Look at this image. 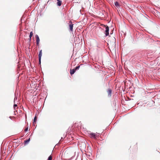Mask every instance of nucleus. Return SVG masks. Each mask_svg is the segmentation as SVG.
Wrapping results in <instances>:
<instances>
[{
  "label": "nucleus",
  "mask_w": 160,
  "mask_h": 160,
  "mask_svg": "<svg viewBox=\"0 0 160 160\" xmlns=\"http://www.w3.org/2000/svg\"><path fill=\"white\" fill-rule=\"evenodd\" d=\"M115 39L114 38H110L108 40V44H115Z\"/></svg>",
  "instance_id": "1"
},
{
  "label": "nucleus",
  "mask_w": 160,
  "mask_h": 160,
  "mask_svg": "<svg viewBox=\"0 0 160 160\" xmlns=\"http://www.w3.org/2000/svg\"><path fill=\"white\" fill-rule=\"evenodd\" d=\"M138 149V146L137 144H136L134 145L131 146L129 150L130 151L133 152L135 151H137Z\"/></svg>",
  "instance_id": "2"
},
{
  "label": "nucleus",
  "mask_w": 160,
  "mask_h": 160,
  "mask_svg": "<svg viewBox=\"0 0 160 160\" xmlns=\"http://www.w3.org/2000/svg\"><path fill=\"white\" fill-rule=\"evenodd\" d=\"M90 137L91 138L96 139L97 136H96V134L94 133H91L89 134Z\"/></svg>",
  "instance_id": "3"
},
{
  "label": "nucleus",
  "mask_w": 160,
  "mask_h": 160,
  "mask_svg": "<svg viewBox=\"0 0 160 160\" xmlns=\"http://www.w3.org/2000/svg\"><path fill=\"white\" fill-rule=\"evenodd\" d=\"M42 50H41L39 52V55H38V58H39V62L40 64L41 63V57L42 56Z\"/></svg>",
  "instance_id": "4"
},
{
  "label": "nucleus",
  "mask_w": 160,
  "mask_h": 160,
  "mask_svg": "<svg viewBox=\"0 0 160 160\" xmlns=\"http://www.w3.org/2000/svg\"><path fill=\"white\" fill-rule=\"evenodd\" d=\"M120 83L119 82L116 83L115 82V86H116V89H117V92H118H118H119L120 89H119V84Z\"/></svg>",
  "instance_id": "5"
},
{
  "label": "nucleus",
  "mask_w": 160,
  "mask_h": 160,
  "mask_svg": "<svg viewBox=\"0 0 160 160\" xmlns=\"http://www.w3.org/2000/svg\"><path fill=\"white\" fill-rule=\"evenodd\" d=\"M116 9H117L118 11V9L120 7V5L119 3L118 2H116L114 3Z\"/></svg>",
  "instance_id": "6"
},
{
  "label": "nucleus",
  "mask_w": 160,
  "mask_h": 160,
  "mask_svg": "<svg viewBox=\"0 0 160 160\" xmlns=\"http://www.w3.org/2000/svg\"><path fill=\"white\" fill-rule=\"evenodd\" d=\"M105 34L106 36H108L109 34V28L108 26H107L105 27Z\"/></svg>",
  "instance_id": "7"
},
{
  "label": "nucleus",
  "mask_w": 160,
  "mask_h": 160,
  "mask_svg": "<svg viewBox=\"0 0 160 160\" xmlns=\"http://www.w3.org/2000/svg\"><path fill=\"white\" fill-rule=\"evenodd\" d=\"M107 93H108V96L110 97L112 95V90L110 88H108L107 91Z\"/></svg>",
  "instance_id": "8"
},
{
  "label": "nucleus",
  "mask_w": 160,
  "mask_h": 160,
  "mask_svg": "<svg viewBox=\"0 0 160 160\" xmlns=\"http://www.w3.org/2000/svg\"><path fill=\"white\" fill-rule=\"evenodd\" d=\"M36 38L37 44L38 45L40 42V39L39 36L37 35H36Z\"/></svg>",
  "instance_id": "9"
},
{
  "label": "nucleus",
  "mask_w": 160,
  "mask_h": 160,
  "mask_svg": "<svg viewBox=\"0 0 160 160\" xmlns=\"http://www.w3.org/2000/svg\"><path fill=\"white\" fill-rule=\"evenodd\" d=\"M76 70L75 69H70V73L71 75H72L75 72H76Z\"/></svg>",
  "instance_id": "10"
},
{
  "label": "nucleus",
  "mask_w": 160,
  "mask_h": 160,
  "mask_svg": "<svg viewBox=\"0 0 160 160\" xmlns=\"http://www.w3.org/2000/svg\"><path fill=\"white\" fill-rule=\"evenodd\" d=\"M62 2L60 0H57V4L58 6H60L61 5Z\"/></svg>",
  "instance_id": "11"
},
{
  "label": "nucleus",
  "mask_w": 160,
  "mask_h": 160,
  "mask_svg": "<svg viewBox=\"0 0 160 160\" xmlns=\"http://www.w3.org/2000/svg\"><path fill=\"white\" fill-rule=\"evenodd\" d=\"M69 27L70 30L72 31H73V24L72 22L69 24Z\"/></svg>",
  "instance_id": "12"
},
{
  "label": "nucleus",
  "mask_w": 160,
  "mask_h": 160,
  "mask_svg": "<svg viewBox=\"0 0 160 160\" xmlns=\"http://www.w3.org/2000/svg\"><path fill=\"white\" fill-rule=\"evenodd\" d=\"M33 35V33L32 32H31L30 33V35L29 36V41H30L31 40V38L32 36Z\"/></svg>",
  "instance_id": "13"
},
{
  "label": "nucleus",
  "mask_w": 160,
  "mask_h": 160,
  "mask_svg": "<svg viewBox=\"0 0 160 160\" xmlns=\"http://www.w3.org/2000/svg\"><path fill=\"white\" fill-rule=\"evenodd\" d=\"M30 140V138H29L28 140L24 141V143L25 144L28 143Z\"/></svg>",
  "instance_id": "14"
},
{
  "label": "nucleus",
  "mask_w": 160,
  "mask_h": 160,
  "mask_svg": "<svg viewBox=\"0 0 160 160\" xmlns=\"http://www.w3.org/2000/svg\"><path fill=\"white\" fill-rule=\"evenodd\" d=\"M37 120V117L36 116H35V117H34V119L33 122V124H34V123L36 122Z\"/></svg>",
  "instance_id": "15"
},
{
  "label": "nucleus",
  "mask_w": 160,
  "mask_h": 160,
  "mask_svg": "<svg viewBox=\"0 0 160 160\" xmlns=\"http://www.w3.org/2000/svg\"><path fill=\"white\" fill-rule=\"evenodd\" d=\"M52 158L51 156H50L49 157L48 160H52Z\"/></svg>",
  "instance_id": "16"
},
{
  "label": "nucleus",
  "mask_w": 160,
  "mask_h": 160,
  "mask_svg": "<svg viewBox=\"0 0 160 160\" xmlns=\"http://www.w3.org/2000/svg\"><path fill=\"white\" fill-rule=\"evenodd\" d=\"M79 67H80L79 66H77L76 67V68L74 69L76 70L77 69H79Z\"/></svg>",
  "instance_id": "17"
},
{
  "label": "nucleus",
  "mask_w": 160,
  "mask_h": 160,
  "mask_svg": "<svg viewBox=\"0 0 160 160\" xmlns=\"http://www.w3.org/2000/svg\"><path fill=\"white\" fill-rule=\"evenodd\" d=\"M17 106L16 104H14L13 107H14V109H15L16 107H17Z\"/></svg>",
  "instance_id": "18"
},
{
  "label": "nucleus",
  "mask_w": 160,
  "mask_h": 160,
  "mask_svg": "<svg viewBox=\"0 0 160 160\" xmlns=\"http://www.w3.org/2000/svg\"><path fill=\"white\" fill-rule=\"evenodd\" d=\"M28 130V127H27V128H26L25 129H24V131L25 132H27Z\"/></svg>",
  "instance_id": "19"
}]
</instances>
